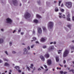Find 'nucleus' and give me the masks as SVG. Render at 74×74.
<instances>
[{
  "label": "nucleus",
  "instance_id": "nucleus-1",
  "mask_svg": "<svg viewBox=\"0 0 74 74\" xmlns=\"http://www.w3.org/2000/svg\"><path fill=\"white\" fill-rule=\"evenodd\" d=\"M53 22L52 21H49V22L47 24V28L49 29H51L53 28Z\"/></svg>",
  "mask_w": 74,
  "mask_h": 74
},
{
  "label": "nucleus",
  "instance_id": "nucleus-2",
  "mask_svg": "<svg viewBox=\"0 0 74 74\" xmlns=\"http://www.w3.org/2000/svg\"><path fill=\"white\" fill-rule=\"evenodd\" d=\"M31 16V15H30V14L28 12H26L24 16V17L25 18H26V19H27V18H30Z\"/></svg>",
  "mask_w": 74,
  "mask_h": 74
},
{
  "label": "nucleus",
  "instance_id": "nucleus-3",
  "mask_svg": "<svg viewBox=\"0 0 74 74\" xmlns=\"http://www.w3.org/2000/svg\"><path fill=\"white\" fill-rule=\"evenodd\" d=\"M6 22L8 23H11L12 22V20L9 18H8L6 19Z\"/></svg>",
  "mask_w": 74,
  "mask_h": 74
},
{
  "label": "nucleus",
  "instance_id": "nucleus-4",
  "mask_svg": "<svg viewBox=\"0 0 74 74\" xmlns=\"http://www.w3.org/2000/svg\"><path fill=\"white\" fill-rule=\"evenodd\" d=\"M69 53V51L67 49H66L64 53L63 57H66L67 56V55Z\"/></svg>",
  "mask_w": 74,
  "mask_h": 74
},
{
  "label": "nucleus",
  "instance_id": "nucleus-5",
  "mask_svg": "<svg viewBox=\"0 0 74 74\" xmlns=\"http://www.w3.org/2000/svg\"><path fill=\"white\" fill-rule=\"evenodd\" d=\"M66 6L68 8H70L71 7V2H67L66 4Z\"/></svg>",
  "mask_w": 74,
  "mask_h": 74
},
{
  "label": "nucleus",
  "instance_id": "nucleus-6",
  "mask_svg": "<svg viewBox=\"0 0 74 74\" xmlns=\"http://www.w3.org/2000/svg\"><path fill=\"white\" fill-rule=\"evenodd\" d=\"M47 65L49 66H50L52 64V60L51 59H49L47 60Z\"/></svg>",
  "mask_w": 74,
  "mask_h": 74
},
{
  "label": "nucleus",
  "instance_id": "nucleus-7",
  "mask_svg": "<svg viewBox=\"0 0 74 74\" xmlns=\"http://www.w3.org/2000/svg\"><path fill=\"white\" fill-rule=\"evenodd\" d=\"M23 54L24 55H26V54H27V53L28 52V50L26 48H24V49L23 50Z\"/></svg>",
  "mask_w": 74,
  "mask_h": 74
},
{
  "label": "nucleus",
  "instance_id": "nucleus-8",
  "mask_svg": "<svg viewBox=\"0 0 74 74\" xmlns=\"http://www.w3.org/2000/svg\"><path fill=\"white\" fill-rule=\"evenodd\" d=\"M38 32L39 34H40V33H42V29H41V28H38Z\"/></svg>",
  "mask_w": 74,
  "mask_h": 74
},
{
  "label": "nucleus",
  "instance_id": "nucleus-9",
  "mask_svg": "<svg viewBox=\"0 0 74 74\" xmlns=\"http://www.w3.org/2000/svg\"><path fill=\"white\" fill-rule=\"evenodd\" d=\"M54 49V47L53 46H51L48 49V51H51V50H52V49Z\"/></svg>",
  "mask_w": 74,
  "mask_h": 74
},
{
  "label": "nucleus",
  "instance_id": "nucleus-10",
  "mask_svg": "<svg viewBox=\"0 0 74 74\" xmlns=\"http://www.w3.org/2000/svg\"><path fill=\"white\" fill-rule=\"evenodd\" d=\"M40 58L42 61H45V58L44 57L42 56H40Z\"/></svg>",
  "mask_w": 74,
  "mask_h": 74
},
{
  "label": "nucleus",
  "instance_id": "nucleus-11",
  "mask_svg": "<svg viewBox=\"0 0 74 74\" xmlns=\"http://www.w3.org/2000/svg\"><path fill=\"white\" fill-rule=\"evenodd\" d=\"M44 56L46 58H48L49 57V55L48 53H46L45 55Z\"/></svg>",
  "mask_w": 74,
  "mask_h": 74
},
{
  "label": "nucleus",
  "instance_id": "nucleus-12",
  "mask_svg": "<svg viewBox=\"0 0 74 74\" xmlns=\"http://www.w3.org/2000/svg\"><path fill=\"white\" fill-rule=\"evenodd\" d=\"M4 42V39L3 38H0V44H3Z\"/></svg>",
  "mask_w": 74,
  "mask_h": 74
},
{
  "label": "nucleus",
  "instance_id": "nucleus-13",
  "mask_svg": "<svg viewBox=\"0 0 74 74\" xmlns=\"http://www.w3.org/2000/svg\"><path fill=\"white\" fill-rule=\"evenodd\" d=\"M59 18H64V19H65V18H66V15H65L64 14H63V15L62 16H59Z\"/></svg>",
  "mask_w": 74,
  "mask_h": 74
},
{
  "label": "nucleus",
  "instance_id": "nucleus-14",
  "mask_svg": "<svg viewBox=\"0 0 74 74\" xmlns=\"http://www.w3.org/2000/svg\"><path fill=\"white\" fill-rule=\"evenodd\" d=\"M4 65L5 66H10V64L7 62H5L4 63Z\"/></svg>",
  "mask_w": 74,
  "mask_h": 74
},
{
  "label": "nucleus",
  "instance_id": "nucleus-15",
  "mask_svg": "<svg viewBox=\"0 0 74 74\" xmlns=\"http://www.w3.org/2000/svg\"><path fill=\"white\" fill-rule=\"evenodd\" d=\"M33 21L35 23H38V20L36 19L34 20Z\"/></svg>",
  "mask_w": 74,
  "mask_h": 74
},
{
  "label": "nucleus",
  "instance_id": "nucleus-16",
  "mask_svg": "<svg viewBox=\"0 0 74 74\" xmlns=\"http://www.w3.org/2000/svg\"><path fill=\"white\" fill-rule=\"evenodd\" d=\"M36 16L38 18H41V16L38 14H36Z\"/></svg>",
  "mask_w": 74,
  "mask_h": 74
},
{
  "label": "nucleus",
  "instance_id": "nucleus-17",
  "mask_svg": "<svg viewBox=\"0 0 74 74\" xmlns=\"http://www.w3.org/2000/svg\"><path fill=\"white\" fill-rule=\"evenodd\" d=\"M32 39L33 40H31V42H33V41H35V40H37V38L36 37H33L32 38Z\"/></svg>",
  "mask_w": 74,
  "mask_h": 74
},
{
  "label": "nucleus",
  "instance_id": "nucleus-18",
  "mask_svg": "<svg viewBox=\"0 0 74 74\" xmlns=\"http://www.w3.org/2000/svg\"><path fill=\"white\" fill-rule=\"evenodd\" d=\"M45 40H45V38H42L41 39V41L42 42H44V41H45Z\"/></svg>",
  "mask_w": 74,
  "mask_h": 74
},
{
  "label": "nucleus",
  "instance_id": "nucleus-19",
  "mask_svg": "<svg viewBox=\"0 0 74 74\" xmlns=\"http://www.w3.org/2000/svg\"><path fill=\"white\" fill-rule=\"evenodd\" d=\"M56 60L57 62H58L59 61V57L58 56L56 57Z\"/></svg>",
  "mask_w": 74,
  "mask_h": 74
},
{
  "label": "nucleus",
  "instance_id": "nucleus-20",
  "mask_svg": "<svg viewBox=\"0 0 74 74\" xmlns=\"http://www.w3.org/2000/svg\"><path fill=\"white\" fill-rule=\"evenodd\" d=\"M42 28L44 32H45V31H47V29H46V28H45V27H43Z\"/></svg>",
  "mask_w": 74,
  "mask_h": 74
},
{
  "label": "nucleus",
  "instance_id": "nucleus-21",
  "mask_svg": "<svg viewBox=\"0 0 74 74\" xmlns=\"http://www.w3.org/2000/svg\"><path fill=\"white\" fill-rule=\"evenodd\" d=\"M15 69H16L17 70H18L19 69V67L18 66H16L14 67Z\"/></svg>",
  "mask_w": 74,
  "mask_h": 74
},
{
  "label": "nucleus",
  "instance_id": "nucleus-22",
  "mask_svg": "<svg viewBox=\"0 0 74 74\" xmlns=\"http://www.w3.org/2000/svg\"><path fill=\"white\" fill-rule=\"evenodd\" d=\"M55 10L56 12H58V11H59V9L58 8H56Z\"/></svg>",
  "mask_w": 74,
  "mask_h": 74
},
{
  "label": "nucleus",
  "instance_id": "nucleus-23",
  "mask_svg": "<svg viewBox=\"0 0 74 74\" xmlns=\"http://www.w3.org/2000/svg\"><path fill=\"white\" fill-rule=\"evenodd\" d=\"M31 66L30 67V68H31V69H33V67L34 66V65L33 64H30Z\"/></svg>",
  "mask_w": 74,
  "mask_h": 74
},
{
  "label": "nucleus",
  "instance_id": "nucleus-24",
  "mask_svg": "<svg viewBox=\"0 0 74 74\" xmlns=\"http://www.w3.org/2000/svg\"><path fill=\"white\" fill-rule=\"evenodd\" d=\"M12 42L10 41L9 42V45L10 46H12Z\"/></svg>",
  "mask_w": 74,
  "mask_h": 74
},
{
  "label": "nucleus",
  "instance_id": "nucleus-25",
  "mask_svg": "<svg viewBox=\"0 0 74 74\" xmlns=\"http://www.w3.org/2000/svg\"><path fill=\"white\" fill-rule=\"evenodd\" d=\"M3 59L4 61H6L7 62H8V60L7 59H6V58H3Z\"/></svg>",
  "mask_w": 74,
  "mask_h": 74
},
{
  "label": "nucleus",
  "instance_id": "nucleus-26",
  "mask_svg": "<svg viewBox=\"0 0 74 74\" xmlns=\"http://www.w3.org/2000/svg\"><path fill=\"white\" fill-rule=\"evenodd\" d=\"M12 53H13V54H15V53H16V51H12Z\"/></svg>",
  "mask_w": 74,
  "mask_h": 74
},
{
  "label": "nucleus",
  "instance_id": "nucleus-27",
  "mask_svg": "<svg viewBox=\"0 0 74 74\" xmlns=\"http://www.w3.org/2000/svg\"><path fill=\"white\" fill-rule=\"evenodd\" d=\"M47 48V46L44 45L43 46V48H44V49Z\"/></svg>",
  "mask_w": 74,
  "mask_h": 74
},
{
  "label": "nucleus",
  "instance_id": "nucleus-28",
  "mask_svg": "<svg viewBox=\"0 0 74 74\" xmlns=\"http://www.w3.org/2000/svg\"><path fill=\"white\" fill-rule=\"evenodd\" d=\"M13 4L14 5H17V2H16V1H15L14 2Z\"/></svg>",
  "mask_w": 74,
  "mask_h": 74
},
{
  "label": "nucleus",
  "instance_id": "nucleus-29",
  "mask_svg": "<svg viewBox=\"0 0 74 74\" xmlns=\"http://www.w3.org/2000/svg\"><path fill=\"white\" fill-rule=\"evenodd\" d=\"M60 11H61V12H64V9H60Z\"/></svg>",
  "mask_w": 74,
  "mask_h": 74
},
{
  "label": "nucleus",
  "instance_id": "nucleus-30",
  "mask_svg": "<svg viewBox=\"0 0 74 74\" xmlns=\"http://www.w3.org/2000/svg\"><path fill=\"white\" fill-rule=\"evenodd\" d=\"M67 26L69 27V28H70H70H71V26L70 25H68Z\"/></svg>",
  "mask_w": 74,
  "mask_h": 74
},
{
  "label": "nucleus",
  "instance_id": "nucleus-31",
  "mask_svg": "<svg viewBox=\"0 0 74 74\" xmlns=\"http://www.w3.org/2000/svg\"><path fill=\"white\" fill-rule=\"evenodd\" d=\"M5 53L7 55H8V52H7V51H5Z\"/></svg>",
  "mask_w": 74,
  "mask_h": 74
},
{
  "label": "nucleus",
  "instance_id": "nucleus-32",
  "mask_svg": "<svg viewBox=\"0 0 74 74\" xmlns=\"http://www.w3.org/2000/svg\"><path fill=\"white\" fill-rule=\"evenodd\" d=\"M61 2H62L61 1H59V5H58L59 6H60V3H61Z\"/></svg>",
  "mask_w": 74,
  "mask_h": 74
},
{
  "label": "nucleus",
  "instance_id": "nucleus-33",
  "mask_svg": "<svg viewBox=\"0 0 74 74\" xmlns=\"http://www.w3.org/2000/svg\"><path fill=\"white\" fill-rule=\"evenodd\" d=\"M27 48L28 50H30V48L29 46H28Z\"/></svg>",
  "mask_w": 74,
  "mask_h": 74
},
{
  "label": "nucleus",
  "instance_id": "nucleus-34",
  "mask_svg": "<svg viewBox=\"0 0 74 74\" xmlns=\"http://www.w3.org/2000/svg\"><path fill=\"white\" fill-rule=\"evenodd\" d=\"M27 69H28V71H30V69L29 68V67L28 66L27 67Z\"/></svg>",
  "mask_w": 74,
  "mask_h": 74
},
{
  "label": "nucleus",
  "instance_id": "nucleus-35",
  "mask_svg": "<svg viewBox=\"0 0 74 74\" xmlns=\"http://www.w3.org/2000/svg\"><path fill=\"white\" fill-rule=\"evenodd\" d=\"M34 45H32L31 46V48H33V47H34Z\"/></svg>",
  "mask_w": 74,
  "mask_h": 74
},
{
  "label": "nucleus",
  "instance_id": "nucleus-36",
  "mask_svg": "<svg viewBox=\"0 0 74 74\" xmlns=\"http://www.w3.org/2000/svg\"><path fill=\"white\" fill-rule=\"evenodd\" d=\"M61 53V50H59L58 51V54H59Z\"/></svg>",
  "mask_w": 74,
  "mask_h": 74
},
{
  "label": "nucleus",
  "instance_id": "nucleus-37",
  "mask_svg": "<svg viewBox=\"0 0 74 74\" xmlns=\"http://www.w3.org/2000/svg\"><path fill=\"white\" fill-rule=\"evenodd\" d=\"M67 21H70V18L69 17L67 18Z\"/></svg>",
  "mask_w": 74,
  "mask_h": 74
},
{
  "label": "nucleus",
  "instance_id": "nucleus-38",
  "mask_svg": "<svg viewBox=\"0 0 74 74\" xmlns=\"http://www.w3.org/2000/svg\"><path fill=\"white\" fill-rule=\"evenodd\" d=\"M38 71H40L41 70V68H38Z\"/></svg>",
  "mask_w": 74,
  "mask_h": 74
},
{
  "label": "nucleus",
  "instance_id": "nucleus-39",
  "mask_svg": "<svg viewBox=\"0 0 74 74\" xmlns=\"http://www.w3.org/2000/svg\"><path fill=\"white\" fill-rule=\"evenodd\" d=\"M44 67L45 68V69H46V68H47V66L45 65H44Z\"/></svg>",
  "mask_w": 74,
  "mask_h": 74
},
{
  "label": "nucleus",
  "instance_id": "nucleus-40",
  "mask_svg": "<svg viewBox=\"0 0 74 74\" xmlns=\"http://www.w3.org/2000/svg\"><path fill=\"white\" fill-rule=\"evenodd\" d=\"M60 74H63V71H60Z\"/></svg>",
  "mask_w": 74,
  "mask_h": 74
},
{
  "label": "nucleus",
  "instance_id": "nucleus-41",
  "mask_svg": "<svg viewBox=\"0 0 74 74\" xmlns=\"http://www.w3.org/2000/svg\"><path fill=\"white\" fill-rule=\"evenodd\" d=\"M12 72V71L11 70H10V72H9V74H11V73Z\"/></svg>",
  "mask_w": 74,
  "mask_h": 74
},
{
  "label": "nucleus",
  "instance_id": "nucleus-42",
  "mask_svg": "<svg viewBox=\"0 0 74 74\" xmlns=\"http://www.w3.org/2000/svg\"><path fill=\"white\" fill-rule=\"evenodd\" d=\"M35 43L36 44H39V42L38 41H36L35 42Z\"/></svg>",
  "mask_w": 74,
  "mask_h": 74
},
{
  "label": "nucleus",
  "instance_id": "nucleus-43",
  "mask_svg": "<svg viewBox=\"0 0 74 74\" xmlns=\"http://www.w3.org/2000/svg\"><path fill=\"white\" fill-rule=\"evenodd\" d=\"M72 50L74 51V46L72 47L71 48Z\"/></svg>",
  "mask_w": 74,
  "mask_h": 74
},
{
  "label": "nucleus",
  "instance_id": "nucleus-44",
  "mask_svg": "<svg viewBox=\"0 0 74 74\" xmlns=\"http://www.w3.org/2000/svg\"><path fill=\"white\" fill-rule=\"evenodd\" d=\"M33 34H35V31H33V33H32Z\"/></svg>",
  "mask_w": 74,
  "mask_h": 74
},
{
  "label": "nucleus",
  "instance_id": "nucleus-45",
  "mask_svg": "<svg viewBox=\"0 0 74 74\" xmlns=\"http://www.w3.org/2000/svg\"><path fill=\"white\" fill-rule=\"evenodd\" d=\"M21 35H23V34H24V33L21 32Z\"/></svg>",
  "mask_w": 74,
  "mask_h": 74
},
{
  "label": "nucleus",
  "instance_id": "nucleus-46",
  "mask_svg": "<svg viewBox=\"0 0 74 74\" xmlns=\"http://www.w3.org/2000/svg\"><path fill=\"white\" fill-rule=\"evenodd\" d=\"M66 60H64L63 61V63H64V64H65V63H66Z\"/></svg>",
  "mask_w": 74,
  "mask_h": 74
},
{
  "label": "nucleus",
  "instance_id": "nucleus-47",
  "mask_svg": "<svg viewBox=\"0 0 74 74\" xmlns=\"http://www.w3.org/2000/svg\"><path fill=\"white\" fill-rule=\"evenodd\" d=\"M15 32H16V30H14L13 31V33H14Z\"/></svg>",
  "mask_w": 74,
  "mask_h": 74
},
{
  "label": "nucleus",
  "instance_id": "nucleus-48",
  "mask_svg": "<svg viewBox=\"0 0 74 74\" xmlns=\"http://www.w3.org/2000/svg\"><path fill=\"white\" fill-rule=\"evenodd\" d=\"M67 72H63V74H67Z\"/></svg>",
  "mask_w": 74,
  "mask_h": 74
},
{
  "label": "nucleus",
  "instance_id": "nucleus-49",
  "mask_svg": "<svg viewBox=\"0 0 74 74\" xmlns=\"http://www.w3.org/2000/svg\"><path fill=\"white\" fill-rule=\"evenodd\" d=\"M67 17H70V14H68L67 15Z\"/></svg>",
  "mask_w": 74,
  "mask_h": 74
},
{
  "label": "nucleus",
  "instance_id": "nucleus-50",
  "mask_svg": "<svg viewBox=\"0 0 74 74\" xmlns=\"http://www.w3.org/2000/svg\"><path fill=\"white\" fill-rule=\"evenodd\" d=\"M40 67L42 69V70H44V68L42 66H40Z\"/></svg>",
  "mask_w": 74,
  "mask_h": 74
},
{
  "label": "nucleus",
  "instance_id": "nucleus-51",
  "mask_svg": "<svg viewBox=\"0 0 74 74\" xmlns=\"http://www.w3.org/2000/svg\"><path fill=\"white\" fill-rule=\"evenodd\" d=\"M72 21H74V16L72 17Z\"/></svg>",
  "mask_w": 74,
  "mask_h": 74
},
{
  "label": "nucleus",
  "instance_id": "nucleus-52",
  "mask_svg": "<svg viewBox=\"0 0 74 74\" xmlns=\"http://www.w3.org/2000/svg\"><path fill=\"white\" fill-rule=\"evenodd\" d=\"M53 44H56V42H55V41L54 42H53Z\"/></svg>",
  "mask_w": 74,
  "mask_h": 74
},
{
  "label": "nucleus",
  "instance_id": "nucleus-53",
  "mask_svg": "<svg viewBox=\"0 0 74 74\" xmlns=\"http://www.w3.org/2000/svg\"><path fill=\"white\" fill-rule=\"evenodd\" d=\"M3 63V61L1 60H0V63Z\"/></svg>",
  "mask_w": 74,
  "mask_h": 74
},
{
  "label": "nucleus",
  "instance_id": "nucleus-54",
  "mask_svg": "<svg viewBox=\"0 0 74 74\" xmlns=\"http://www.w3.org/2000/svg\"><path fill=\"white\" fill-rule=\"evenodd\" d=\"M18 71L19 73H21V70H19V69L18 70Z\"/></svg>",
  "mask_w": 74,
  "mask_h": 74
},
{
  "label": "nucleus",
  "instance_id": "nucleus-55",
  "mask_svg": "<svg viewBox=\"0 0 74 74\" xmlns=\"http://www.w3.org/2000/svg\"><path fill=\"white\" fill-rule=\"evenodd\" d=\"M61 7H63V4L62 3L61 5Z\"/></svg>",
  "mask_w": 74,
  "mask_h": 74
},
{
  "label": "nucleus",
  "instance_id": "nucleus-56",
  "mask_svg": "<svg viewBox=\"0 0 74 74\" xmlns=\"http://www.w3.org/2000/svg\"><path fill=\"white\" fill-rule=\"evenodd\" d=\"M45 70V71H48V69H46Z\"/></svg>",
  "mask_w": 74,
  "mask_h": 74
},
{
  "label": "nucleus",
  "instance_id": "nucleus-57",
  "mask_svg": "<svg viewBox=\"0 0 74 74\" xmlns=\"http://www.w3.org/2000/svg\"><path fill=\"white\" fill-rule=\"evenodd\" d=\"M1 30L2 32H3L4 31V29H1Z\"/></svg>",
  "mask_w": 74,
  "mask_h": 74
},
{
  "label": "nucleus",
  "instance_id": "nucleus-58",
  "mask_svg": "<svg viewBox=\"0 0 74 74\" xmlns=\"http://www.w3.org/2000/svg\"><path fill=\"white\" fill-rule=\"evenodd\" d=\"M22 45H25V43H22Z\"/></svg>",
  "mask_w": 74,
  "mask_h": 74
},
{
  "label": "nucleus",
  "instance_id": "nucleus-59",
  "mask_svg": "<svg viewBox=\"0 0 74 74\" xmlns=\"http://www.w3.org/2000/svg\"><path fill=\"white\" fill-rule=\"evenodd\" d=\"M50 44H53V42H51L50 43Z\"/></svg>",
  "mask_w": 74,
  "mask_h": 74
},
{
  "label": "nucleus",
  "instance_id": "nucleus-60",
  "mask_svg": "<svg viewBox=\"0 0 74 74\" xmlns=\"http://www.w3.org/2000/svg\"><path fill=\"white\" fill-rule=\"evenodd\" d=\"M59 15H62V13H59Z\"/></svg>",
  "mask_w": 74,
  "mask_h": 74
},
{
  "label": "nucleus",
  "instance_id": "nucleus-61",
  "mask_svg": "<svg viewBox=\"0 0 74 74\" xmlns=\"http://www.w3.org/2000/svg\"><path fill=\"white\" fill-rule=\"evenodd\" d=\"M59 65L60 66H61V67H63V65H62L60 64Z\"/></svg>",
  "mask_w": 74,
  "mask_h": 74
},
{
  "label": "nucleus",
  "instance_id": "nucleus-62",
  "mask_svg": "<svg viewBox=\"0 0 74 74\" xmlns=\"http://www.w3.org/2000/svg\"><path fill=\"white\" fill-rule=\"evenodd\" d=\"M74 71V70L72 69V70H71V71H73H73Z\"/></svg>",
  "mask_w": 74,
  "mask_h": 74
},
{
  "label": "nucleus",
  "instance_id": "nucleus-63",
  "mask_svg": "<svg viewBox=\"0 0 74 74\" xmlns=\"http://www.w3.org/2000/svg\"><path fill=\"white\" fill-rule=\"evenodd\" d=\"M67 67V65H64V67Z\"/></svg>",
  "mask_w": 74,
  "mask_h": 74
},
{
  "label": "nucleus",
  "instance_id": "nucleus-64",
  "mask_svg": "<svg viewBox=\"0 0 74 74\" xmlns=\"http://www.w3.org/2000/svg\"><path fill=\"white\" fill-rule=\"evenodd\" d=\"M18 32H21V30H19L18 31Z\"/></svg>",
  "mask_w": 74,
  "mask_h": 74
}]
</instances>
